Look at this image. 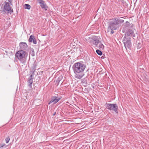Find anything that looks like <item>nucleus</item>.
Masks as SVG:
<instances>
[{"mask_svg": "<svg viewBox=\"0 0 149 149\" xmlns=\"http://www.w3.org/2000/svg\"><path fill=\"white\" fill-rule=\"evenodd\" d=\"M86 65L82 62L74 63L72 67L74 74V77L78 79H81L84 75V72Z\"/></svg>", "mask_w": 149, "mask_h": 149, "instance_id": "nucleus-1", "label": "nucleus"}, {"mask_svg": "<svg viewBox=\"0 0 149 149\" xmlns=\"http://www.w3.org/2000/svg\"><path fill=\"white\" fill-rule=\"evenodd\" d=\"M124 22V20L120 19L119 18H115L112 19L109 22V25L107 31L109 32V29H112L116 30L117 28V25Z\"/></svg>", "mask_w": 149, "mask_h": 149, "instance_id": "nucleus-2", "label": "nucleus"}, {"mask_svg": "<svg viewBox=\"0 0 149 149\" xmlns=\"http://www.w3.org/2000/svg\"><path fill=\"white\" fill-rule=\"evenodd\" d=\"M125 25L126 26L128 27L129 28H132L133 29V27L134 26V25L132 24L129 23L128 21L126 22ZM125 36L124 37L130 38H131L132 36L133 37H135L136 36L133 30L131 29H128L125 33Z\"/></svg>", "mask_w": 149, "mask_h": 149, "instance_id": "nucleus-3", "label": "nucleus"}, {"mask_svg": "<svg viewBox=\"0 0 149 149\" xmlns=\"http://www.w3.org/2000/svg\"><path fill=\"white\" fill-rule=\"evenodd\" d=\"M15 56L22 63L25 62L27 57L25 52L23 50L18 51L15 54Z\"/></svg>", "mask_w": 149, "mask_h": 149, "instance_id": "nucleus-4", "label": "nucleus"}, {"mask_svg": "<svg viewBox=\"0 0 149 149\" xmlns=\"http://www.w3.org/2000/svg\"><path fill=\"white\" fill-rule=\"evenodd\" d=\"M11 0H8V2L5 1V4L3 6V11L5 12H7L8 13H10V14L13 12V9L10 7L9 5V3H11Z\"/></svg>", "mask_w": 149, "mask_h": 149, "instance_id": "nucleus-5", "label": "nucleus"}, {"mask_svg": "<svg viewBox=\"0 0 149 149\" xmlns=\"http://www.w3.org/2000/svg\"><path fill=\"white\" fill-rule=\"evenodd\" d=\"M123 41L126 49H128L131 50L132 46L131 38L124 37L123 38Z\"/></svg>", "mask_w": 149, "mask_h": 149, "instance_id": "nucleus-6", "label": "nucleus"}, {"mask_svg": "<svg viewBox=\"0 0 149 149\" xmlns=\"http://www.w3.org/2000/svg\"><path fill=\"white\" fill-rule=\"evenodd\" d=\"M106 108L110 111H114L116 113H118V107L116 104L106 103Z\"/></svg>", "mask_w": 149, "mask_h": 149, "instance_id": "nucleus-7", "label": "nucleus"}, {"mask_svg": "<svg viewBox=\"0 0 149 149\" xmlns=\"http://www.w3.org/2000/svg\"><path fill=\"white\" fill-rule=\"evenodd\" d=\"M36 67L34 66L32 68V70H31L30 72L31 73V74L30 73V78L29 79V86H31V84H32L33 82V75L34 74V72L36 70Z\"/></svg>", "mask_w": 149, "mask_h": 149, "instance_id": "nucleus-8", "label": "nucleus"}, {"mask_svg": "<svg viewBox=\"0 0 149 149\" xmlns=\"http://www.w3.org/2000/svg\"><path fill=\"white\" fill-rule=\"evenodd\" d=\"M91 41L95 47H98V44L100 43V41H99L98 37L96 36H94L92 38Z\"/></svg>", "mask_w": 149, "mask_h": 149, "instance_id": "nucleus-9", "label": "nucleus"}, {"mask_svg": "<svg viewBox=\"0 0 149 149\" xmlns=\"http://www.w3.org/2000/svg\"><path fill=\"white\" fill-rule=\"evenodd\" d=\"M38 3L40 4V6L42 9L45 10H47L48 6L45 2L43 0H37Z\"/></svg>", "mask_w": 149, "mask_h": 149, "instance_id": "nucleus-10", "label": "nucleus"}, {"mask_svg": "<svg viewBox=\"0 0 149 149\" xmlns=\"http://www.w3.org/2000/svg\"><path fill=\"white\" fill-rule=\"evenodd\" d=\"M61 99V98L56 96H53L51 97V100L48 103V104H50L52 103L53 102L55 104L59 101Z\"/></svg>", "mask_w": 149, "mask_h": 149, "instance_id": "nucleus-11", "label": "nucleus"}, {"mask_svg": "<svg viewBox=\"0 0 149 149\" xmlns=\"http://www.w3.org/2000/svg\"><path fill=\"white\" fill-rule=\"evenodd\" d=\"M29 41L30 42H33L34 44H37L36 40L33 35H31L29 37Z\"/></svg>", "mask_w": 149, "mask_h": 149, "instance_id": "nucleus-12", "label": "nucleus"}, {"mask_svg": "<svg viewBox=\"0 0 149 149\" xmlns=\"http://www.w3.org/2000/svg\"><path fill=\"white\" fill-rule=\"evenodd\" d=\"M19 46L21 50H25L27 46V44L25 42H20Z\"/></svg>", "mask_w": 149, "mask_h": 149, "instance_id": "nucleus-13", "label": "nucleus"}, {"mask_svg": "<svg viewBox=\"0 0 149 149\" xmlns=\"http://www.w3.org/2000/svg\"><path fill=\"white\" fill-rule=\"evenodd\" d=\"M63 77L62 75H60L59 77H58L57 80H56V82L57 83V85L59 84L60 82L63 79Z\"/></svg>", "mask_w": 149, "mask_h": 149, "instance_id": "nucleus-14", "label": "nucleus"}, {"mask_svg": "<svg viewBox=\"0 0 149 149\" xmlns=\"http://www.w3.org/2000/svg\"><path fill=\"white\" fill-rule=\"evenodd\" d=\"M87 79L88 78L87 77L82 79V83H83L85 85V86H86L87 84Z\"/></svg>", "mask_w": 149, "mask_h": 149, "instance_id": "nucleus-15", "label": "nucleus"}, {"mask_svg": "<svg viewBox=\"0 0 149 149\" xmlns=\"http://www.w3.org/2000/svg\"><path fill=\"white\" fill-rule=\"evenodd\" d=\"M96 53L99 55L101 56L102 54V53L101 51L99 49H97L96 51Z\"/></svg>", "mask_w": 149, "mask_h": 149, "instance_id": "nucleus-16", "label": "nucleus"}, {"mask_svg": "<svg viewBox=\"0 0 149 149\" xmlns=\"http://www.w3.org/2000/svg\"><path fill=\"white\" fill-rule=\"evenodd\" d=\"M30 55H31L32 56H34V52L33 49H32L30 51Z\"/></svg>", "mask_w": 149, "mask_h": 149, "instance_id": "nucleus-17", "label": "nucleus"}, {"mask_svg": "<svg viewBox=\"0 0 149 149\" xmlns=\"http://www.w3.org/2000/svg\"><path fill=\"white\" fill-rule=\"evenodd\" d=\"M99 47V49L103 50L104 49V46L102 43H100V44L99 45V46L98 47Z\"/></svg>", "mask_w": 149, "mask_h": 149, "instance_id": "nucleus-18", "label": "nucleus"}, {"mask_svg": "<svg viewBox=\"0 0 149 149\" xmlns=\"http://www.w3.org/2000/svg\"><path fill=\"white\" fill-rule=\"evenodd\" d=\"M137 43H138L137 48L138 49H140L142 46V45L140 42H138L137 41Z\"/></svg>", "mask_w": 149, "mask_h": 149, "instance_id": "nucleus-19", "label": "nucleus"}, {"mask_svg": "<svg viewBox=\"0 0 149 149\" xmlns=\"http://www.w3.org/2000/svg\"><path fill=\"white\" fill-rule=\"evenodd\" d=\"M5 141H6V143H8L10 140V138L9 136H8L7 137H6V139H5Z\"/></svg>", "mask_w": 149, "mask_h": 149, "instance_id": "nucleus-20", "label": "nucleus"}, {"mask_svg": "<svg viewBox=\"0 0 149 149\" xmlns=\"http://www.w3.org/2000/svg\"><path fill=\"white\" fill-rule=\"evenodd\" d=\"M84 92L85 93H88V89L87 88H85L84 89Z\"/></svg>", "mask_w": 149, "mask_h": 149, "instance_id": "nucleus-21", "label": "nucleus"}, {"mask_svg": "<svg viewBox=\"0 0 149 149\" xmlns=\"http://www.w3.org/2000/svg\"><path fill=\"white\" fill-rule=\"evenodd\" d=\"M24 7L26 9H28V4H25L24 6Z\"/></svg>", "mask_w": 149, "mask_h": 149, "instance_id": "nucleus-22", "label": "nucleus"}, {"mask_svg": "<svg viewBox=\"0 0 149 149\" xmlns=\"http://www.w3.org/2000/svg\"><path fill=\"white\" fill-rule=\"evenodd\" d=\"M114 30H115V29H112L109 28V31H110V30H111V34H112L114 33V31H113Z\"/></svg>", "mask_w": 149, "mask_h": 149, "instance_id": "nucleus-23", "label": "nucleus"}, {"mask_svg": "<svg viewBox=\"0 0 149 149\" xmlns=\"http://www.w3.org/2000/svg\"><path fill=\"white\" fill-rule=\"evenodd\" d=\"M27 94H26V95L24 97V99L26 100L27 99Z\"/></svg>", "mask_w": 149, "mask_h": 149, "instance_id": "nucleus-24", "label": "nucleus"}, {"mask_svg": "<svg viewBox=\"0 0 149 149\" xmlns=\"http://www.w3.org/2000/svg\"><path fill=\"white\" fill-rule=\"evenodd\" d=\"M105 55L104 54H103V55L102 56V57H101V58L102 59H104V58H105Z\"/></svg>", "mask_w": 149, "mask_h": 149, "instance_id": "nucleus-25", "label": "nucleus"}, {"mask_svg": "<svg viewBox=\"0 0 149 149\" xmlns=\"http://www.w3.org/2000/svg\"><path fill=\"white\" fill-rule=\"evenodd\" d=\"M5 145V144L4 145H3V144H0V148L2 147Z\"/></svg>", "mask_w": 149, "mask_h": 149, "instance_id": "nucleus-26", "label": "nucleus"}, {"mask_svg": "<svg viewBox=\"0 0 149 149\" xmlns=\"http://www.w3.org/2000/svg\"><path fill=\"white\" fill-rule=\"evenodd\" d=\"M31 7V6L29 4V10Z\"/></svg>", "mask_w": 149, "mask_h": 149, "instance_id": "nucleus-27", "label": "nucleus"}, {"mask_svg": "<svg viewBox=\"0 0 149 149\" xmlns=\"http://www.w3.org/2000/svg\"><path fill=\"white\" fill-rule=\"evenodd\" d=\"M56 114V112H54V113L53 114V116H55V115Z\"/></svg>", "mask_w": 149, "mask_h": 149, "instance_id": "nucleus-28", "label": "nucleus"}]
</instances>
